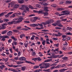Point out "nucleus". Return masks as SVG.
Listing matches in <instances>:
<instances>
[{"label": "nucleus", "instance_id": "1", "mask_svg": "<svg viewBox=\"0 0 72 72\" xmlns=\"http://www.w3.org/2000/svg\"><path fill=\"white\" fill-rule=\"evenodd\" d=\"M22 16H19L18 17L17 19H14V21H12L9 22H7L8 24L9 25H11L13 23H14L15 22L16 23H19V22H21L22 21Z\"/></svg>", "mask_w": 72, "mask_h": 72}, {"label": "nucleus", "instance_id": "2", "mask_svg": "<svg viewBox=\"0 0 72 72\" xmlns=\"http://www.w3.org/2000/svg\"><path fill=\"white\" fill-rule=\"evenodd\" d=\"M54 22V20L53 19L51 20H48V21H46L45 22H42L41 23H42L44 25H46L47 24H50L51 23H53Z\"/></svg>", "mask_w": 72, "mask_h": 72}, {"label": "nucleus", "instance_id": "3", "mask_svg": "<svg viewBox=\"0 0 72 72\" xmlns=\"http://www.w3.org/2000/svg\"><path fill=\"white\" fill-rule=\"evenodd\" d=\"M48 64L45 63H42L41 64L39 65V66L40 67V69H42V68H44L45 66H47Z\"/></svg>", "mask_w": 72, "mask_h": 72}, {"label": "nucleus", "instance_id": "4", "mask_svg": "<svg viewBox=\"0 0 72 72\" xmlns=\"http://www.w3.org/2000/svg\"><path fill=\"white\" fill-rule=\"evenodd\" d=\"M25 8H26V10L27 11L29 10V8L28 7H25V6L24 5H22V7L21 8V9L23 10H24V9H25Z\"/></svg>", "mask_w": 72, "mask_h": 72}, {"label": "nucleus", "instance_id": "5", "mask_svg": "<svg viewBox=\"0 0 72 72\" xmlns=\"http://www.w3.org/2000/svg\"><path fill=\"white\" fill-rule=\"evenodd\" d=\"M11 7H13L15 8H18V6H19V4H11Z\"/></svg>", "mask_w": 72, "mask_h": 72}, {"label": "nucleus", "instance_id": "6", "mask_svg": "<svg viewBox=\"0 0 72 72\" xmlns=\"http://www.w3.org/2000/svg\"><path fill=\"white\" fill-rule=\"evenodd\" d=\"M56 24L58 25V26L59 27H63V25L60 23V21H57Z\"/></svg>", "mask_w": 72, "mask_h": 72}, {"label": "nucleus", "instance_id": "7", "mask_svg": "<svg viewBox=\"0 0 72 72\" xmlns=\"http://www.w3.org/2000/svg\"><path fill=\"white\" fill-rule=\"evenodd\" d=\"M49 7H44V11L45 12H49Z\"/></svg>", "mask_w": 72, "mask_h": 72}, {"label": "nucleus", "instance_id": "8", "mask_svg": "<svg viewBox=\"0 0 72 72\" xmlns=\"http://www.w3.org/2000/svg\"><path fill=\"white\" fill-rule=\"evenodd\" d=\"M28 0H18L19 3L20 4H22L24 3V1H27Z\"/></svg>", "mask_w": 72, "mask_h": 72}, {"label": "nucleus", "instance_id": "9", "mask_svg": "<svg viewBox=\"0 0 72 72\" xmlns=\"http://www.w3.org/2000/svg\"><path fill=\"white\" fill-rule=\"evenodd\" d=\"M26 59V58L24 57H22L19 58V60H21V61H23L24 60H25Z\"/></svg>", "mask_w": 72, "mask_h": 72}, {"label": "nucleus", "instance_id": "10", "mask_svg": "<svg viewBox=\"0 0 72 72\" xmlns=\"http://www.w3.org/2000/svg\"><path fill=\"white\" fill-rule=\"evenodd\" d=\"M39 4H40L41 5H44V6H46L48 5V4L47 3H45V2L44 1L40 2L39 3Z\"/></svg>", "mask_w": 72, "mask_h": 72}, {"label": "nucleus", "instance_id": "11", "mask_svg": "<svg viewBox=\"0 0 72 72\" xmlns=\"http://www.w3.org/2000/svg\"><path fill=\"white\" fill-rule=\"evenodd\" d=\"M6 49V48H5L6 52H4L3 53H6V54H7V55H9V50H8Z\"/></svg>", "mask_w": 72, "mask_h": 72}, {"label": "nucleus", "instance_id": "12", "mask_svg": "<svg viewBox=\"0 0 72 72\" xmlns=\"http://www.w3.org/2000/svg\"><path fill=\"white\" fill-rule=\"evenodd\" d=\"M7 25V24L4 23L3 24H2V27L3 28V29H5V28H6V26Z\"/></svg>", "mask_w": 72, "mask_h": 72}, {"label": "nucleus", "instance_id": "13", "mask_svg": "<svg viewBox=\"0 0 72 72\" xmlns=\"http://www.w3.org/2000/svg\"><path fill=\"white\" fill-rule=\"evenodd\" d=\"M12 34V32L11 31H9L7 33L8 36H10Z\"/></svg>", "mask_w": 72, "mask_h": 72}, {"label": "nucleus", "instance_id": "14", "mask_svg": "<svg viewBox=\"0 0 72 72\" xmlns=\"http://www.w3.org/2000/svg\"><path fill=\"white\" fill-rule=\"evenodd\" d=\"M62 12L63 13H65V14H66L67 15H68V14H69V12H67V11H63Z\"/></svg>", "mask_w": 72, "mask_h": 72}, {"label": "nucleus", "instance_id": "15", "mask_svg": "<svg viewBox=\"0 0 72 72\" xmlns=\"http://www.w3.org/2000/svg\"><path fill=\"white\" fill-rule=\"evenodd\" d=\"M55 14H56L57 15H58V16H61V15H64V14H60L58 13V12H56L55 13Z\"/></svg>", "mask_w": 72, "mask_h": 72}, {"label": "nucleus", "instance_id": "16", "mask_svg": "<svg viewBox=\"0 0 72 72\" xmlns=\"http://www.w3.org/2000/svg\"><path fill=\"white\" fill-rule=\"evenodd\" d=\"M24 62L23 61H17L16 62V63L17 64H22V63H23Z\"/></svg>", "mask_w": 72, "mask_h": 72}, {"label": "nucleus", "instance_id": "17", "mask_svg": "<svg viewBox=\"0 0 72 72\" xmlns=\"http://www.w3.org/2000/svg\"><path fill=\"white\" fill-rule=\"evenodd\" d=\"M4 68H6V66L4 65H2L0 66V69H2V70H3V69Z\"/></svg>", "mask_w": 72, "mask_h": 72}, {"label": "nucleus", "instance_id": "18", "mask_svg": "<svg viewBox=\"0 0 72 72\" xmlns=\"http://www.w3.org/2000/svg\"><path fill=\"white\" fill-rule=\"evenodd\" d=\"M26 62L27 63H29V64H35V63H32L30 61H26Z\"/></svg>", "mask_w": 72, "mask_h": 72}, {"label": "nucleus", "instance_id": "19", "mask_svg": "<svg viewBox=\"0 0 72 72\" xmlns=\"http://www.w3.org/2000/svg\"><path fill=\"white\" fill-rule=\"evenodd\" d=\"M21 67L20 65H13V67L14 68H18V67Z\"/></svg>", "mask_w": 72, "mask_h": 72}, {"label": "nucleus", "instance_id": "20", "mask_svg": "<svg viewBox=\"0 0 72 72\" xmlns=\"http://www.w3.org/2000/svg\"><path fill=\"white\" fill-rule=\"evenodd\" d=\"M16 15V13H14L12 15L10 16V18H13L14 17H15V15Z\"/></svg>", "mask_w": 72, "mask_h": 72}, {"label": "nucleus", "instance_id": "21", "mask_svg": "<svg viewBox=\"0 0 72 72\" xmlns=\"http://www.w3.org/2000/svg\"><path fill=\"white\" fill-rule=\"evenodd\" d=\"M44 27H42L40 28L36 27L35 28V30H41V29H44Z\"/></svg>", "mask_w": 72, "mask_h": 72}, {"label": "nucleus", "instance_id": "22", "mask_svg": "<svg viewBox=\"0 0 72 72\" xmlns=\"http://www.w3.org/2000/svg\"><path fill=\"white\" fill-rule=\"evenodd\" d=\"M43 12H44L43 10H40V11H38V14H40V13L42 14V13H44Z\"/></svg>", "mask_w": 72, "mask_h": 72}, {"label": "nucleus", "instance_id": "23", "mask_svg": "<svg viewBox=\"0 0 72 72\" xmlns=\"http://www.w3.org/2000/svg\"><path fill=\"white\" fill-rule=\"evenodd\" d=\"M51 61V59H49L47 60H46L44 61V62H49Z\"/></svg>", "mask_w": 72, "mask_h": 72}, {"label": "nucleus", "instance_id": "24", "mask_svg": "<svg viewBox=\"0 0 72 72\" xmlns=\"http://www.w3.org/2000/svg\"><path fill=\"white\" fill-rule=\"evenodd\" d=\"M72 1H67L66 2V3L68 4H71L72 3Z\"/></svg>", "mask_w": 72, "mask_h": 72}, {"label": "nucleus", "instance_id": "25", "mask_svg": "<svg viewBox=\"0 0 72 72\" xmlns=\"http://www.w3.org/2000/svg\"><path fill=\"white\" fill-rule=\"evenodd\" d=\"M63 10H64V8H59L57 9V10H58V11Z\"/></svg>", "mask_w": 72, "mask_h": 72}, {"label": "nucleus", "instance_id": "26", "mask_svg": "<svg viewBox=\"0 0 72 72\" xmlns=\"http://www.w3.org/2000/svg\"><path fill=\"white\" fill-rule=\"evenodd\" d=\"M36 6L38 8H41V5L38 4H36Z\"/></svg>", "mask_w": 72, "mask_h": 72}, {"label": "nucleus", "instance_id": "27", "mask_svg": "<svg viewBox=\"0 0 72 72\" xmlns=\"http://www.w3.org/2000/svg\"><path fill=\"white\" fill-rule=\"evenodd\" d=\"M42 44L43 45H45V44H46V41L45 40H43L42 42Z\"/></svg>", "mask_w": 72, "mask_h": 72}, {"label": "nucleus", "instance_id": "28", "mask_svg": "<svg viewBox=\"0 0 72 72\" xmlns=\"http://www.w3.org/2000/svg\"><path fill=\"white\" fill-rule=\"evenodd\" d=\"M25 35L24 34H23L20 35V38H21V39H22V37H25Z\"/></svg>", "mask_w": 72, "mask_h": 72}, {"label": "nucleus", "instance_id": "29", "mask_svg": "<svg viewBox=\"0 0 72 72\" xmlns=\"http://www.w3.org/2000/svg\"><path fill=\"white\" fill-rule=\"evenodd\" d=\"M44 15L45 17L48 16V12H44Z\"/></svg>", "mask_w": 72, "mask_h": 72}, {"label": "nucleus", "instance_id": "30", "mask_svg": "<svg viewBox=\"0 0 72 72\" xmlns=\"http://www.w3.org/2000/svg\"><path fill=\"white\" fill-rule=\"evenodd\" d=\"M26 69V67L25 66L22 67L21 68V70L22 71H24Z\"/></svg>", "mask_w": 72, "mask_h": 72}, {"label": "nucleus", "instance_id": "31", "mask_svg": "<svg viewBox=\"0 0 72 72\" xmlns=\"http://www.w3.org/2000/svg\"><path fill=\"white\" fill-rule=\"evenodd\" d=\"M5 12H3L1 14H0V17H2V16H3L4 14H5Z\"/></svg>", "mask_w": 72, "mask_h": 72}, {"label": "nucleus", "instance_id": "32", "mask_svg": "<svg viewBox=\"0 0 72 72\" xmlns=\"http://www.w3.org/2000/svg\"><path fill=\"white\" fill-rule=\"evenodd\" d=\"M58 62H59V61H57V62H55V63H54V64H51V66H54L55 65H56V64H56V63H58Z\"/></svg>", "mask_w": 72, "mask_h": 72}, {"label": "nucleus", "instance_id": "33", "mask_svg": "<svg viewBox=\"0 0 72 72\" xmlns=\"http://www.w3.org/2000/svg\"><path fill=\"white\" fill-rule=\"evenodd\" d=\"M67 69H62L60 70V71L64 72V71H66V70H67Z\"/></svg>", "mask_w": 72, "mask_h": 72}, {"label": "nucleus", "instance_id": "34", "mask_svg": "<svg viewBox=\"0 0 72 72\" xmlns=\"http://www.w3.org/2000/svg\"><path fill=\"white\" fill-rule=\"evenodd\" d=\"M7 32V31L6 30H4V31H2V34H5V33H6V32Z\"/></svg>", "mask_w": 72, "mask_h": 72}, {"label": "nucleus", "instance_id": "35", "mask_svg": "<svg viewBox=\"0 0 72 72\" xmlns=\"http://www.w3.org/2000/svg\"><path fill=\"white\" fill-rule=\"evenodd\" d=\"M35 37V35H32V37H31V40H33Z\"/></svg>", "mask_w": 72, "mask_h": 72}, {"label": "nucleus", "instance_id": "36", "mask_svg": "<svg viewBox=\"0 0 72 72\" xmlns=\"http://www.w3.org/2000/svg\"><path fill=\"white\" fill-rule=\"evenodd\" d=\"M39 66H34L33 68L34 69H36V68H39Z\"/></svg>", "mask_w": 72, "mask_h": 72}, {"label": "nucleus", "instance_id": "37", "mask_svg": "<svg viewBox=\"0 0 72 72\" xmlns=\"http://www.w3.org/2000/svg\"><path fill=\"white\" fill-rule=\"evenodd\" d=\"M54 45L55 46H56L57 47H58V46L59 45V44L58 43L57 44H55Z\"/></svg>", "mask_w": 72, "mask_h": 72}, {"label": "nucleus", "instance_id": "38", "mask_svg": "<svg viewBox=\"0 0 72 72\" xmlns=\"http://www.w3.org/2000/svg\"><path fill=\"white\" fill-rule=\"evenodd\" d=\"M32 60H34V61H35V62H36L37 61V58H34L32 59Z\"/></svg>", "mask_w": 72, "mask_h": 72}, {"label": "nucleus", "instance_id": "39", "mask_svg": "<svg viewBox=\"0 0 72 72\" xmlns=\"http://www.w3.org/2000/svg\"><path fill=\"white\" fill-rule=\"evenodd\" d=\"M56 30H61L62 28L59 27H57L55 28Z\"/></svg>", "mask_w": 72, "mask_h": 72}, {"label": "nucleus", "instance_id": "40", "mask_svg": "<svg viewBox=\"0 0 72 72\" xmlns=\"http://www.w3.org/2000/svg\"><path fill=\"white\" fill-rule=\"evenodd\" d=\"M37 19V17H35L34 18L35 20H32V22H35V21H36L35 20H36V19Z\"/></svg>", "mask_w": 72, "mask_h": 72}, {"label": "nucleus", "instance_id": "41", "mask_svg": "<svg viewBox=\"0 0 72 72\" xmlns=\"http://www.w3.org/2000/svg\"><path fill=\"white\" fill-rule=\"evenodd\" d=\"M37 60H38L39 61H40L41 60V58L40 57H38L37 58Z\"/></svg>", "mask_w": 72, "mask_h": 72}, {"label": "nucleus", "instance_id": "42", "mask_svg": "<svg viewBox=\"0 0 72 72\" xmlns=\"http://www.w3.org/2000/svg\"><path fill=\"white\" fill-rule=\"evenodd\" d=\"M21 28H22V26H19L17 27V29L19 30H20Z\"/></svg>", "mask_w": 72, "mask_h": 72}, {"label": "nucleus", "instance_id": "43", "mask_svg": "<svg viewBox=\"0 0 72 72\" xmlns=\"http://www.w3.org/2000/svg\"><path fill=\"white\" fill-rule=\"evenodd\" d=\"M5 17L6 18H8L9 17V15L8 14L7 15H5Z\"/></svg>", "mask_w": 72, "mask_h": 72}, {"label": "nucleus", "instance_id": "44", "mask_svg": "<svg viewBox=\"0 0 72 72\" xmlns=\"http://www.w3.org/2000/svg\"><path fill=\"white\" fill-rule=\"evenodd\" d=\"M13 31L14 32H19V31L17 30H13Z\"/></svg>", "mask_w": 72, "mask_h": 72}, {"label": "nucleus", "instance_id": "45", "mask_svg": "<svg viewBox=\"0 0 72 72\" xmlns=\"http://www.w3.org/2000/svg\"><path fill=\"white\" fill-rule=\"evenodd\" d=\"M8 66L9 67H13V64L8 65Z\"/></svg>", "mask_w": 72, "mask_h": 72}, {"label": "nucleus", "instance_id": "46", "mask_svg": "<svg viewBox=\"0 0 72 72\" xmlns=\"http://www.w3.org/2000/svg\"><path fill=\"white\" fill-rule=\"evenodd\" d=\"M61 67V65H59L56 66V68H60Z\"/></svg>", "mask_w": 72, "mask_h": 72}, {"label": "nucleus", "instance_id": "47", "mask_svg": "<svg viewBox=\"0 0 72 72\" xmlns=\"http://www.w3.org/2000/svg\"><path fill=\"white\" fill-rule=\"evenodd\" d=\"M29 8H30V9H33V7L31 5H29Z\"/></svg>", "mask_w": 72, "mask_h": 72}, {"label": "nucleus", "instance_id": "48", "mask_svg": "<svg viewBox=\"0 0 72 72\" xmlns=\"http://www.w3.org/2000/svg\"><path fill=\"white\" fill-rule=\"evenodd\" d=\"M12 39H14V41H16V40H17V39L15 38L14 37H11Z\"/></svg>", "mask_w": 72, "mask_h": 72}, {"label": "nucleus", "instance_id": "49", "mask_svg": "<svg viewBox=\"0 0 72 72\" xmlns=\"http://www.w3.org/2000/svg\"><path fill=\"white\" fill-rule=\"evenodd\" d=\"M30 35H37V33H34V32H32V33H30Z\"/></svg>", "mask_w": 72, "mask_h": 72}, {"label": "nucleus", "instance_id": "50", "mask_svg": "<svg viewBox=\"0 0 72 72\" xmlns=\"http://www.w3.org/2000/svg\"><path fill=\"white\" fill-rule=\"evenodd\" d=\"M12 50H13V49H12V48L9 49V50L11 53H13V51H12Z\"/></svg>", "mask_w": 72, "mask_h": 72}, {"label": "nucleus", "instance_id": "51", "mask_svg": "<svg viewBox=\"0 0 72 72\" xmlns=\"http://www.w3.org/2000/svg\"><path fill=\"white\" fill-rule=\"evenodd\" d=\"M42 31L43 32H47L49 31L48 30H42Z\"/></svg>", "mask_w": 72, "mask_h": 72}, {"label": "nucleus", "instance_id": "52", "mask_svg": "<svg viewBox=\"0 0 72 72\" xmlns=\"http://www.w3.org/2000/svg\"><path fill=\"white\" fill-rule=\"evenodd\" d=\"M13 43L15 45H17V42L15 41H13Z\"/></svg>", "mask_w": 72, "mask_h": 72}, {"label": "nucleus", "instance_id": "53", "mask_svg": "<svg viewBox=\"0 0 72 72\" xmlns=\"http://www.w3.org/2000/svg\"><path fill=\"white\" fill-rule=\"evenodd\" d=\"M51 6L53 7H56L57 6V5L55 4H53L51 5Z\"/></svg>", "mask_w": 72, "mask_h": 72}, {"label": "nucleus", "instance_id": "54", "mask_svg": "<svg viewBox=\"0 0 72 72\" xmlns=\"http://www.w3.org/2000/svg\"><path fill=\"white\" fill-rule=\"evenodd\" d=\"M59 55H55L53 57V58H57V57H59Z\"/></svg>", "mask_w": 72, "mask_h": 72}, {"label": "nucleus", "instance_id": "55", "mask_svg": "<svg viewBox=\"0 0 72 72\" xmlns=\"http://www.w3.org/2000/svg\"><path fill=\"white\" fill-rule=\"evenodd\" d=\"M32 55H33V56H35V55H36V53H35V52L32 53Z\"/></svg>", "mask_w": 72, "mask_h": 72}, {"label": "nucleus", "instance_id": "56", "mask_svg": "<svg viewBox=\"0 0 72 72\" xmlns=\"http://www.w3.org/2000/svg\"><path fill=\"white\" fill-rule=\"evenodd\" d=\"M36 26H38L37 24H33V26L34 27H36Z\"/></svg>", "mask_w": 72, "mask_h": 72}, {"label": "nucleus", "instance_id": "57", "mask_svg": "<svg viewBox=\"0 0 72 72\" xmlns=\"http://www.w3.org/2000/svg\"><path fill=\"white\" fill-rule=\"evenodd\" d=\"M4 37L6 39H7V38L8 39H9V37L8 36H4Z\"/></svg>", "mask_w": 72, "mask_h": 72}, {"label": "nucleus", "instance_id": "58", "mask_svg": "<svg viewBox=\"0 0 72 72\" xmlns=\"http://www.w3.org/2000/svg\"><path fill=\"white\" fill-rule=\"evenodd\" d=\"M62 59L64 60H66V59H67V57H64L62 58Z\"/></svg>", "mask_w": 72, "mask_h": 72}, {"label": "nucleus", "instance_id": "59", "mask_svg": "<svg viewBox=\"0 0 72 72\" xmlns=\"http://www.w3.org/2000/svg\"><path fill=\"white\" fill-rule=\"evenodd\" d=\"M16 14L17 15H21V13H16Z\"/></svg>", "mask_w": 72, "mask_h": 72}, {"label": "nucleus", "instance_id": "60", "mask_svg": "<svg viewBox=\"0 0 72 72\" xmlns=\"http://www.w3.org/2000/svg\"><path fill=\"white\" fill-rule=\"evenodd\" d=\"M24 45L25 48H27V46H28V43H27L26 44H25Z\"/></svg>", "mask_w": 72, "mask_h": 72}, {"label": "nucleus", "instance_id": "61", "mask_svg": "<svg viewBox=\"0 0 72 72\" xmlns=\"http://www.w3.org/2000/svg\"><path fill=\"white\" fill-rule=\"evenodd\" d=\"M24 22H25V23H30L29 21H25Z\"/></svg>", "mask_w": 72, "mask_h": 72}, {"label": "nucleus", "instance_id": "62", "mask_svg": "<svg viewBox=\"0 0 72 72\" xmlns=\"http://www.w3.org/2000/svg\"><path fill=\"white\" fill-rule=\"evenodd\" d=\"M62 31L63 32H65L66 31V28L64 27V28H63L62 30Z\"/></svg>", "mask_w": 72, "mask_h": 72}, {"label": "nucleus", "instance_id": "63", "mask_svg": "<svg viewBox=\"0 0 72 72\" xmlns=\"http://www.w3.org/2000/svg\"><path fill=\"white\" fill-rule=\"evenodd\" d=\"M9 19H4V21H5L6 22H8L9 21Z\"/></svg>", "mask_w": 72, "mask_h": 72}, {"label": "nucleus", "instance_id": "64", "mask_svg": "<svg viewBox=\"0 0 72 72\" xmlns=\"http://www.w3.org/2000/svg\"><path fill=\"white\" fill-rule=\"evenodd\" d=\"M8 42L9 43H10L12 42V39H10L8 40Z\"/></svg>", "mask_w": 72, "mask_h": 72}]
</instances>
